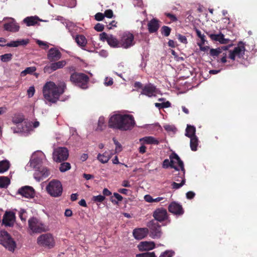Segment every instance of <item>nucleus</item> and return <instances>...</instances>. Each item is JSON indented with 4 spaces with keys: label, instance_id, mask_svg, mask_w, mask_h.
Instances as JSON below:
<instances>
[{
    "label": "nucleus",
    "instance_id": "72a5a7b5",
    "mask_svg": "<svg viewBox=\"0 0 257 257\" xmlns=\"http://www.w3.org/2000/svg\"><path fill=\"white\" fill-rule=\"evenodd\" d=\"M180 171L179 170L177 172V173L174 174L175 176L174 177V180L175 181L180 182L183 179H185V170L184 168V170L182 169V168H180Z\"/></svg>",
    "mask_w": 257,
    "mask_h": 257
},
{
    "label": "nucleus",
    "instance_id": "9b49d317",
    "mask_svg": "<svg viewBox=\"0 0 257 257\" xmlns=\"http://www.w3.org/2000/svg\"><path fill=\"white\" fill-rule=\"evenodd\" d=\"M121 131H126L131 130L135 125L136 122L134 116L130 114H122Z\"/></svg>",
    "mask_w": 257,
    "mask_h": 257
},
{
    "label": "nucleus",
    "instance_id": "6ab92c4d",
    "mask_svg": "<svg viewBox=\"0 0 257 257\" xmlns=\"http://www.w3.org/2000/svg\"><path fill=\"white\" fill-rule=\"evenodd\" d=\"M153 216L156 220L162 222L168 218V213L165 208H159L154 211Z\"/></svg>",
    "mask_w": 257,
    "mask_h": 257
},
{
    "label": "nucleus",
    "instance_id": "ea45409f",
    "mask_svg": "<svg viewBox=\"0 0 257 257\" xmlns=\"http://www.w3.org/2000/svg\"><path fill=\"white\" fill-rule=\"evenodd\" d=\"M71 168V165L69 163L64 162L60 164L59 170L61 172H65Z\"/></svg>",
    "mask_w": 257,
    "mask_h": 257
},
{
    "label": "nucleus",
    "instance_id": "774afa93",
    "mask_svg": "<svg viewBox=\"0 0 257 257\" xmlns=\"http://www.w3.org/2000/svg\"><path fill=\"white\" fill-rule=\"evenodd\" d=\"M117 22L115 21H111L108 26H107V28L108 29H111L112 27H116Z\"/></svg>",
    "mask_w": 257,
    "mask_h": 257
},
{
    "label": "nucleus",
    "instance_id": "b1692460",
    "mask_svg": "<svg viewBox=\"0 0 257 257\" xmlns=\"http://www.w3.org/2000/svg\"><path fill=\"white\" fill-rule=\"evenodd\" d=\"M156 90V87L154 85L150 83L146 85L143 88L141 94L145 95L148 97H152L154 95Z\"/></svg>",
    "mask_w": 257,
    "mask_h": 257
},
{
    "label": "nucleus",
    "instance_id": "79ce46f5",
    "mask_svg": "<svg viewBox=\"0 0 257 257\" xmlns=\"http://www.w3.org/2000/svg\"><path fill=\"white\" fill-rule=\"evenodd\" d=\"M175 254V251L173 250H166L163 252L159 257H172Z\"/></svg>",
    "mask_w": 257,
    "mask_h": 257
},
{
    "label": "nucleus",
    "instance_id": "338daca9",
    "mask_svg": "<svg viewBox=\"0 0 257 257\" xmlns=\"http://www.w3.org/2000/svg\"><path fill=\"white\" fill-rule=\"evenodd\" d=\"M102 193H103V196H110L111 194V192L108 189H107V188H104L103 190Z\"/></svg>",
    "mask_w": 257,
    "mask_h": 257
},
{
    "label": "nucleus",
    "instance_id": "4468645a",
    "mask_svg": "<svg viewBox=\"0 0 257 257\" xmlns=\"http://www.w3.org/2000/svg\"><path fill=\"white\" fill-rule=\"evenodd\" d=\"M122 115L120 114H115L111 116L109 119L108 125L109 128L113 129H117L121 131L122 126L121 121H122Z\"/></svg>",
    "mask_w": 257,
    "mask_h": 257
},
{
    "label": "nucleus",
    "instance_id": "680f3d73",
    "mask_svg": "<svg viewBox=\"0 0 257 257\" xmlns=\"http://www.w3.org/2000/svg\"><path fill=\"white\" fill-rule=\"evenodd\" d=\"M144 199H145V201L148 202H149V203L154 202V198H153V197L150 195H145L144 197Z\"/></svg>",
    "mask_w": 257,
    "mask_h": 257
},
{
    "label": "nucleus",
    "instance_id": "c9c22d12",
    "mask_svg": "<svg viewBox=\"0 0 257 257\" xmlns=\"http://www.w3.org/2000/svg\"><path fill=\"white\" fill-rule=\"evenodd\" d=\"M198 139L197 136L190 138V146L192 151H196L198 145Z\"/></svg>",
    "mask_w": 257,
    "mask_h": 257
},
{
    "label": "nucleus",
    "instance_id": "412c9836",
    "mask_svg": "<svg viewBox=\"0 0 257 257\" xmlns=\"http://www.w3.org/2000/svg\"><path fill=\"white\" fill-rule=\"evenodd\" d=\"M168 210L170 212L178 216L183 214L184 212L182 205L176 202L170 203L168 206Z\"/></svg>",
    "mask_w": 257,
    "mask_h": 257
},
{
    "label": "nucleus",
    "instance_id": "a19ab883",
    "mask_svg": "<svg viewBox=\"0 0 257 257\" xmlns=\"http://www.w3.org/2000/svg\"><path fill=\"white\" fill-rule=\"evenodd\" d=\"M13 55L11 53H7L0 56L1 60L4 62H7L12 59Z\"/></svg>",
    "mask_w": 257,
    "mask_h": 257
},
{
    "label": "nucleus",
    "instance_id": "a878e982",
    "mask_svg": "<svg viewBox=\"0 0 257 257\" xmlns=\"http://www.w3.org/2000/svg\"><path fill=\"white\" fill-rule=\"evenodd\" d=\"M159 22L157 19L153 18L148 23V31L150 33H153L158 31L160 27Z\"/></svg>",
    "mask_w": 257,
    "mask_h": 257
},
{
    "label": "nucleus",
    "instance_id": "c85d7f7f",
    "mask_svg": "<svg viewBox=\"0 0 257 257\" xmlns=\"http://www.w3.org/2000/svg\"><path fill=\"white\" fill-rule=\"evenodd\" d=\"M229 47H230V45L222 46L216 49H211L209 54L211 56L217 57L222 53L223 51H226Z\"/></svg>",
    "mask_w": 257,
    "mask_h": 257
},
{
    "label": "nucleus",
    "instance_id": "f704fd0d",
    "mask_svg": "<svg viewBox=\"0 0 257 257\" xmlns=\"http://www.w3.org/2000/svg\"><path fill=\"white\" fill-rule=\"evenodd\" d=\"M77 44L80 47H84L87 44V40L86 38L82 35H78L75 38Z\"/></svg>",
    "mask_w": 257,
    "mask_h": 257
},
{
    "label": "nucleus",
    "instance_id": "37998d69",
    "mask_svg": "<svg viewBox=\"0 0 257 257\" xmlns=\"http://www.w3.org/2000/svg\"><path fill=\"white\" fill-rule=\"evenodd\" d=\"M36 70V68L35 67H29L26 68L24 71H23L21 73L22 75H25L27 74H32Z\"/></svg>",
    "mask_w": 257,
    "mask_h": 257
},
{
    "label": "nucleus",
    "instance_id": "3c124183",
    "mask_svg": "<svg viewBox=\"0 0 257 257\" xmlns=\"http://www.w3.org/2000/svg\"><path fill=\"white\" fill-rule=\"evenodd\" d=\"M195 31H196L197 36L199 38H200L201 41V42H202V44H204L205 42V35H203V34H202L201 31L199 30H198V29H196Z\"/></svg>",
    "mask_w": 257,
    "mask_h": 257
},
{
    "label": "nucleus",
    "instance_id": "aec40b11",
    "mask_svg": "<svg viewBox=\"0 0 257 257\" xmlns=\"http://www.w3.org/2000/svg\"><path fill=\"white\" fill-rule=\"evenodd\" d=\"M61 57V52L56 48H50L47 53V59L52 62L58 61Z\"/></svg>",
    "mask_w": 257,
    "mask_h": 257
},
{
    "label": "nucleus",
    "instance_id": "6e6d98bb",
    "mask_svg": "<svg viewBox=\"0 0 257 257\" xmlns=\"http://www.w3.org/2000/svg\"><path fill=\"white\" fill-rule=\"evenodd\" d=\"M165 15L169 18L172 22H176L178 20L177 17L173 14L166 13Z\"/></svg>",
    "mask_w": 257,
    "mask_h": 257
},
{
    "label": "nucleus",
    "instance_id": "e2e57ef3",
    "mask_svg": "<svg viewBox=\"0 0 257 257\" xmlns=\"http://www.w3.org/2000/svg\"><path fill=\"white\" fill-rule=\"evenodd\" d=\"M195 195V193L192 191H189L186 193V197L188 199H193Z\"/></svg>",
    "mask_w": 257,
    "mask_h": 257
},
{
    "label": "nucleus",
    "instance_id": "cd10ccee",
    "mask_svg": "<svg viewBox=\"0 0 257 257\" xmlns=\"http://www.w3.org/2000/svg\"><path fill=\"white\" fill-rule=\"evenodd\" d=\"M29 42L28 39H22L17 41H13L7 43L6 45L10 47H17L19 46H26Z\"/></svg>",
    "mask_w": 257,
    "mask_h": 257
},
{
    "label": "nucleus",
    "instance_id": "ddd939ff",
    "mask_svg": "<svg viewBox=\"0 0 257 257\" xmlns=\"http://www.w3.org/2000/svg\"><path fill=\"white\" fill-rule=\"evenodd\" d=\"M66 64L67 62L65 60L53 62L44 67V72L45 73L51 74L59 69L63 68Z\"/></svg>",
    "mask_w": 257,
    "mask_h": 257
},
{
    "label": "nucleus",
    "instance_id": "7ed1b4c3",
    "mask_svg": "<svg viewBox=\"0 0 257 257\" xmlns=\"http://www.w3.org/2000/svg\"><path fill=\"white\" fill-rule=\"evenodd\" d=\"M47 193L52 197H59L62 195L63 187L61 182L56 179L50 181L46 188Z\"/></svg>",
    "mask_w": 257,
    "mask_h": 257
},
{
    "label": "nucleus",
    "instance_id": "052dcab7",
    "mask_svg": "<svg viewBox=\"0 0 257 257\" xmlns=\"http://www.w3.org/2000/svg\"><path fill=\"white\" fill-rule=\"evenodd\" d=\"M204 44H202V42L198 43V45L199 46L200 50L202 51H204V52H205V51H208L209 50V47L207 46H203V45Z\"/></svg>",
    "mask_w": 257,
    "mask_h": 257
},
{
    "label": "nucleus",
    "instance_id": "393cba45",
    "mask_svg": "<svg viewBox=\"0 0 257 257\" xmlns=\"http://www.w3.org/2000/svg\"><path fill=\"white\" fill-rule=\"evenodd\" d=\"M210 38L214 41L219 42L221 44H226L229 42L228 39L224 38V35L220 33L218 34H211L209 35Z\"/></svg>",
    "mask_w": 257,
    "mask_h": 257
},
{
    "label": "nucleus",
    "instance_id": "9d476101",
    "mask_svg": "<svg viewBox=\"0 0 257 257\" xmlns=\"http://www.w3.org/2000/svg\"><path fill=\"white\" fill-rule=\"evenodd\" d=\"M245 51V48L242 42H239L237 46L235 47L233 51H229V58L234 60L235 57L243 58Z\"/></svg>",
    "mask_w": 257,
    "mask_h": 257
},
{
    "label": "nucleus",
    "instance_id": "f257e3e1",
    "mask_svg": "<svg viewBox=\"0 0 257 257\" xmlns=\"http://www.w3.org/2000/svg\"><path fill=\"white\" fill-rule=\"evenodd\" d=\"M66 88V85L63 82L56 85L53 81H48L43 87L44 98L46 101L56 103L59 100L60 96L64 93Z\"/></svg>",
    "mask_w": 257,
    "mask_h": 257
},
{
    "label": "nucleus",
    "instance_id": "2eb2a0df",
    "mask_svg": "<svg viewBox=\"0 0 257 257\" xmlns=\"http://www.w3.org/2000/svg\"><path fill=\"white\" fill-rule=\"evenodd\" d=\"M99 37L101 41H106L111 47L116 48L119 47V41L112 35H108L105 32H102L99 34Z\"/></svg>",
    "mask_w": 257,
    "mask_h": 257
},
{
    "label": "nucleus",
    "instance_id": "0eeeda50",
    "mask_svg": "<svg viewBox=\"0 0 257 257\" xmlns=\"http://www.w3.org/2000/svg\"><path fill=\"white\" fill-rule=\"evenodd\" d=\"M69 156V151L65 147H58L54 149L53 158L54 161L60 163L66 160Z\"/></svg>",
    "mask_w": 257,
    "mask_h": 257
},
{
    "label": "nucleus",
    "instance_id": "423d86ee",
    "mask_svg": "<svg viewBox=\"0 0 257 257\" xmlns=\"http://www.w3.org/2000/svg\"><path fill=\"white\" fill-rule=\"evenodd\" d=\"M38 244L48 248L54 247L55 244L54 238L50 233H45L40 235L37 238Z\"/></svg>",
    "mask_w": 257,
    "mask_h": 257
},
{
    "label": "nucleus",
    "instance_id": "603ef678",
    "mask_svg": "<svg viewBox=\"0 0 257 257\" xmlns=\"http://www.w3.org/2000/svg\"><path fill=\"white\" fill-rule=\"evenodd\" d=\"M103 15H104V17H106L107 18L110 19L113 17V13L111 10L108 9V10H106L104 12V13L103 14Z\"/></svg>",
    "mask_w": 257,
    "mask_h": 257
},
{
    "label": "nucleus",
    "instance_id": "09e8293b",
    "mask_svg": "<svg viewBox=\"0 0 257 257\" xmlns=\"http://www.w3.org/2000/svg\"><path fill=\"white\" fill-rule=\"evenodd\" d=\"M185 179H183L181 181L180 183H177L175 182H173L172 184V186L173 189H178L181 187L183 185L185 184Z\"/></svg>",
    "mask_w": 257,
    "mask_h": 257
},
{
    "label": "nucleus",
    "instance_id": "4be33fe9",
    "mask_svg": "<svg viewBox=\"0 0 257 257\" xmlns=\"http://www.w3.org/2000/svg\"><path fill=\"white\" fill-rule=\"evenodd\" d=\"M149 230L148 228H136L133 230V235L137 239H142L148 235Z\"/></svg>",
    "mask_w": 257,
    "mask_h": 257
},
{
    "label": "nucleus",
    "instance_id": "13d9d810",
    "mask_svg": "<svg viewBox=\"0 0 257 257\" xmlns=\"http://www.w3.org/2000/svg\"><path fill=\"white\" fill-rule=\"evenodd\" d=\"M94 28L97 32H102L104 30V26L101 24L97 23Z\"/></svg>",
    "mask_w": 257,
    "mask_h": 257
},
{
    "label": "nucleus",
    "instance_id": "58836bf2",
    "mask_svg": "<svg viewBox=\"0 0 257 257\" xmlns=\"http://www.w3.org/2000/svg\"><path fill=\"white\" fill-rule=\"evenodd\" d=\"M106 124L104 122V118L103 117H99L98 121L97 130L103 131L106 128Z\"/></svg>",
    "mask_w": 257,
    "mask_h": 257
},
{
    "label": "nucleus",
    "instance_id": "5fc2aeb1",
    "mask_svg": "<svg viewBox=\"0 0 257 257\" xmlns=\"http://www.w3.org/2000/svg\"><path fill=\"white\" fill-rule=\"evenodd\" d=\"M113 142L116 146L115 151L116 152H120L121 150V144L115 138L113 139Z\"/></svg>",
    "mask_w": 257,
    "mask_h": 257
},
{
    "label": "nucleus",
    "instance_id": "864d4df0",
    "mask_svg": "<svg viewBox=\"0 0 257 257\" xmlns=\"http://www.w3.org/2000/svg\"><path fill=\"white\" fill-rule=\"evenodd\" d=\"M95 19L97 21H102L104 18V15L101 13H97L95 15Z\"/></svg>",
    "mask_w": 257,
    "mask_h": 257
},
{
    "label": "nucleus",
    "instance_id": "6e6552de",
    "mask_svg": "<svg viewBox=\"0 0 257 257\" xmlns=\"http://www.w3.org/2000/svg\"><path fill=\"white\" fill-rule=\"evenodd\" d=\"M29 227L34 233H41L45 231L44 224L36 217H32L28 220Z\"/></svg>",
    "mask_w": 257,
    "mask_h": 257
},
{
    "label": "nucleus",
    "instance_id": "4c0bfd02",
    "mask_svg": "<svg viewBox=\"0 0 257 257\" xmlns=\"http://www.w3.org/2000/svg\"><path fill=\"white\" fill-rule=\"evenodd\" d=\"M10 184V180L8 177H0V188H6Z\"/></svg>",
    "mask_w": 257,
    "mask_h": 257
},
{
    "label": "nucleus",
    "instance_id": "f3484780",
    "mask_svg": "<svg viewBox=\"0 0 257 257\" xmlns=\"http://www.w3.org/2000/svg\"><path fill=\"white\" fill-rule=\"evenodd\" d=\"M16 221L15 213L12 211H6L3 216V223L6 226L12 227Z\"/></svg>",
    "mask_w": 257,
    "mask_h": 257
},
{
    "label": "nucleus",
    "instance_id": "a18cd8bd",
    "mask_svg": "<svg viewBox=\"0 0 257 257\" xmlns=\"http://www.w3.org/2000/svg\"><path fill=\"white\" fill-rule=\"evenodd\" d=\"M113 196L117 199V201L111 199V201L114 204H117L118 201H121L123 199V197L120 194L117 193H114Z\"/></svg>",
    "mask_w": 257,
    "mask_h": 257
},
{
    "label": "nucleus",
    "instance_id": "dca6fc26",
    "mask_svg": "<svg viewBox=\"0 0 257 257\" xmlns=\"http://www.w3.org/2000/svg\"><path fill=\"white\" fill-rule=\"evenodd\" d=\"M50 174V170L46 167L41 166L34 174V178L38 182L48 177Z\"/></svg>",
    "mask_w": 257,
    "mask_h": 257
},
{
    "label": "nucleus",
    "instance_id": "49530a36",
    "mask_svg": "<svg viewBox=\"0 0 257 257\" xmlns=\"http://www.w3.org/2000/svg\"><path fill=\"white\" fill-rule=\"evenodd\" d=\"M171 29L170 27L164 26L162 28V33L165 37H168L170 34Z\"/></svg>",
    "mask_w": 257,
    "mask_h": 257
},
{
    "label": "nucleus",
    "instance_id": "f03ea898",
    "mask_svg": "<svg viewBox=\"0 0 257 257\" xmlns=\"http://www.w3.org/2000/svg\"><path fill=\"white\" fill-rule=\"evenodd\" d=\"M170 161L169 159H165L163 162L162 167L165 169L169 167L173 168L176 171H179V167L184 170V163L178 155L175 152H173L169 156Z\"/></svg>",
    "mask_w": 257,
    "mask_h": 257
},
{
    "label": "nucleus",
    "instance_id": "20e7f679",
    "mask_svg": "<svg viewBox=\"0 0 257 257\" xmlns=\"http://www.w3.org/2000/svg\"><path fill=\"white\" fill-rule=\"evenodd\" d=\"M89 78L85 74L74 72L70 77V81L76 85L82 88H86Z\"/></svg>",
    "mask_w": 257,
    "mask_h": 257
},
{
    "label": "nucleus",
    "instance_id": "8fccbe9b",
    "mask_svg": "<svg viewBox=\"0 0 257 257\" xmlns=\"http://www.w3.org/2000/svg\"><path fill=\"white\" fill-rule=\"evenodd\" d=\"M105 198V196L99 195L97 196H94L92 197V200L95 202H102L104 200Z\"/></svg>",
    "mask_w": 257,
    "mask_h": 257
},
{
    "label": "nucleus",
    "instance_id": "69168bd1",
    "mask_svg": "<svg viewBox=\"0 0 257 257\" xmlns=\"http://www.w3.org/2000/svg\"><path fill=\"white\" fill-rule=\"evenodd\" d=\"M64 214L66 217H70L72 215V211L70 209H67L65 210Z\"/></svg>",
    "mask_w": 257,
    "mask_h": 257
},
{
    "label": "nucleus",
    "instance_id": "c03bdc74",
    "mask_svg": "<svg viewBox=\"0 0 257 257\" xmlns=\"http://www.w3.org/2000/svg\"><path fill=\"white\" fill-rule=\"evenodd\" d=\"M155 105L156 107L160 109L170 107L171 105V103L169 101H167L163 103H156Z\"/></svg>",
    "mask_w": 257,
    "mask_h": 257
},
{
    "label": "nucleus",
    "instance_id": "f8f14e48",
    "mask_svg": "<svg viewBox=\"0 0 257 257\" xmlns=\"http://www.w3.org/2000/svg\"><path fill=\"white\" fill-rule=\"evenodd\" d=\"M134 44V36L132 34L124 33L122 34L119 41L121 47L127 49L133 46Z\"/></svg>",
    "mask_w": 257,
    "mask_h": 257
},
{
    "label": "nucleus",
    "instance_id": "c756f323",
    "mask_svg": "<svg viewBox=\"0 0 257 257\" xmlns=\"http://www.w3.org/2000/svg\"><path fill=\"white\" fill-rule=\"evenodd\" d=\"M155 246L154 242H149L147 241L141 242L138 247L140 250H148L153 249Z\"/></svg>",
    "mask_w": 257,
    "mask_h": 257
},
{
    "label": "nucleus",
    "instance_id": "0e129e2a",
    "mask_svg": "<svg viewBox=\"0 0 257 257\" xmlns=\"http://www.w3.org/2000/svg\"><path fill=\"white\" fill-rule=\"evenodd\" d=\"M139 151L140 153L144 154L146 152V146L144 144H142V146L139 148Z\"/></svg>",
    "mask_w": 257,
    "mask_h": 257
},
{
    "label": "nucleus",
    "instance_id": "1a4fd4ad",
    "mask_svg": "<svg viewBox=\"0 0 257 257\" xmlns=\"http://www.w3.org/2000/svg\"><path fill=\"white\" fill-rule=\"evenodd\" d=\"M150 229V236L153 238H160L162 234L161 226L155 220L150 221L148 224Z\"/></svg>",
    "mask_w": 257,
    "mask_h": 257
},
{
    "label": "nucleus",
    "instance_id": "2f4dec72",
    "mask_svg": "<svg viewBox=\"0 0 257 257\" xmlns=\"http://www.w3.org/2000/svg\"><path fill=\"white\" fill-rule=\"evenodd\" d=\"M39 20L37 17H28L24 20V22L28 26H34L38 23Z\"/></svg>",
    "mask_w": 257,
    "mask_h": 257
},
{
    "label": "nucleus",
    "instance_id": "39448f33",
    "mask_svg": "<svg viewBox=\"0 0 257 257\" xmlns=\"http://www.w3.org/2000/svg\"><path fill=\"white\" fill-rule=\"evenodd\" d=\"M0 244L9 251L13 252L16 247V243L6 231H2L0 235Z\"/></svg>",
    "mask_w": 257,
    "mask_h": 257
},
{
    "label": "nucleus",
    "instance_id": "bf43d9fd",
    "mask_svg": "<svg viewBox=\"0 0 257 257\" xmlns=\"http://www.w3.org/2000/svg\"><path fill=\"white\" fill-rule=\"evenodd\" d=\"M178 39L180 42L183 44H187L188 42L186 37L185 36L182 35L181 34L178 35Z\"/></svg>",
    "mask_w": 257,
    "mask_h": 257
},
{
    "label": "nucleus",
    "instance_id": "5701e85b",
    "mask_svg": "<svg viewBox=\"0 0 257 257\" xmlns=\"http://www.w3.org/2000/svg\"><path fill=\"white\" fill-rule=\"evenodd\" d=\"M4 28L8 31L16 32L19 30L20 27L15 23L14 19H11L8 23L4 25Z\"/></svg>",
    "mask_w": 257,
    "mask_h": 257
},
{
    "label": "nucleus",
    "instance_id": "4d7b16f0",
    "mask_svg": "<svg viewBox=\"0 0 257 257\" xmlns=\"http://www.w3.org/2000/svg\"><path fill=\"white\" fill-rule=\"evenodd\" d=\"M35 92V88L34 86H31L27 90V93L29 97H32Z\"/></svg>",
    "mask_w": 257,
    "mask_h": 257
},
{
    "label": "nucleus",
    "instance_id": "7c9ffc66",
    "mask_svg": "<svg viewBox=\"0 0 257 257\" xmlns=\"http://www.w3.org/2000/svg\"><path fill=\"white\" fill-rule=\"evenodd\" d=\"M140 142H143L144 143L147 144L158 145L159 144V141L152 136L145 137L142 138L140 139Z\"/></svg>",
    "mask_w": 257,
    "mask_h": 257
},
{
    "label": "nucleus",
    "instance_id": "a211bd4d",
    "mask_svg": "<svg viewBox=\"0 0 257 257\" xmlns=\"http://www.w3.org/2000/svg\"><path fill=\"white\" fill-rule=\"evenodd\" d=\"M18 193L27 198H34L35 194L34 188L29 186L20 188L18 191Z\"/></svg>",
    "mask_w": 257,
    "mask_h": 257
},
{
    "label": "nucleus",
    "instance_id": "bb28decb",
    "mask_svg": "<svg viewBox=\"0 0 257 257\" xmlns=\"http://www.w3.org/2000/svg\"><path fill=\"white\" fill-rule=\"evenodd\" d=\"M112 155L110 151H105L103 154L99 153L97 155V159L102 164H105L108 162Z\"/></svg>",
    "mask_w": 257,
    "mask_h": 257
},
{
    "label": "nucleus",
    "instance_id": "473e14b6",
    "mask_svg": "<svg viewBox=\"0 0 257 257\" xmlns=\"http://www.w3.org/2000/svg\"><path fill=\"white\" fill-rule=\"evenodd\" d=\"M195 132H196V128L195 126L191 125H187V128L186 129V133L185 136L191 138L194 137V136H196L195 135Z\"/></svg>",
    "mask_w": 257,
    "mask_h": 257
},
{
    "label": "nucleus",
    "instance_id": "de8ad7c7",
    "mask_svg": "<svg viewBox=\"0 0 257 257\" xmlns=\"http://www.w3.org/2000/svg\"><path fill=\"white\" fill-rule=\"evenodd\" d=\"M24 120L23 115H18L15 116L13 119V122L15 123L20 124L22 123Z\"/></svg>",
    "mask_w": 257,
    "mask_h": 257
},
{
    "label": "nucleus",
    "instance_id": "e433bc0d",
    "mask_svg": "<svg viewBox=\"0 0 257 257\" xmlns=\"http://www.w3.org/2000/svg\"><path fill=\"white\" fill-rule=\"evenodd\" d=\"M10 168L9 162L7 160L0 161V173H3L9 170Z\"/></svg>",
    "mask_w": 257,
    "mask_h": 257
}]
</instances>
